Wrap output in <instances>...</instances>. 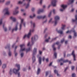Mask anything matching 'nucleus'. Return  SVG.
Returning a JSON list of instances; mask_svg holds the SVG:
<instances>
[{
	"label": "nucleus",
	"mask_w": 77,
	"mask_h": 77,
	"mask_svg": "<svg viewBox=\"0 0 77 77\" xmlns=\"http://www.w3.org/2000/svg\"><path fill=\"white\" fill-rule=\"evenodd\" d=\"M38 39V35H34V36L32 37L31 38V42H32V44H30V43L29 42L27 46H29V47L28 49H27L26 50V53H27L28 51H30L31 49H32V46L33 45V44L35 43V42Z\"/></svg>",
	"instance_id": "nucleus-1"
},
{
	"label": "nucleus",
	"mask_w": 77,
	"mask_h": 77,
	"mask_svg": "<svg viewBox=\"0 0 77 77\" xmlns=\"http://www.w3.org/2000/svg\"><path fill=\"white\" fill-rule=\"evenodd\" d=\"M16 66L18 68L17 69H10L9 72V74L10 75H11L13 73V72L15 74H18V77H20V73L18 71L20 70V65L19 64H16Z\"/></svg>",
	"instance_id": "nucleus-2"
},
{
	"label": "nucleus",
	"mask_w": 77,
	"mask_h": 77,
	"mask_svg": "<svg viewBox=\"0 0 77 77\" xmlns=\"http://www.w3.org/2000/svg\"><path fill=\"white\" fill-rule=\"evenodd\" d=\"M35 32V29L34 28L30 29L29 32L27 35H25L23 37V38L25 39L26 37H27L28 38H29L30 37V36L32 35V33H33Z\"/></svg>",
	"instance_id": "nucleus-3"
},
{
	"label": "nucleus",
	"mask_w": 77,
	"mask_h": 77,
	"mask_svg": "<svg viewBox=\"0 0 77 77\" xmlns=\"http://www.w3.org/2000/svg\"><path fill=\"white\" fill-rule=\"evenodd\" d=\"M37 50V48H35L34 49L33 53H32V60L33 63L35 62V61H36V59L35 58V55H36V51Z\"/></svg>",
	"instance_id": "nucleus-4"
},
{
	"label": "nucleus",
	"mask_w": 77,
	"mask_h": 77,
	"mask_svg": "<svg viewBox=\"0 0 77 77\" xmlns=\"http://www.w3.org/2000/svg\"><path fill=\"white\" fill-rule=\"evenodd\" d=\"M20 53H22V52L25 51L26 50V48H25V45L23 44L20 45Z\"/></svg>",
	"instance_id": "nucleus-5"
},
{
	"label": "nucleus",
	"mask_w": 77,
	"mask_h": 77,
	"mask_svg": "<svg viewBox=\"0 0 77 77\" xmlns=\"http://www.w3.org/2000/svg\"><path fill=\"white\" fill-rule=\"evenodd\" d=\"M28 3L27 4H26L25 3L24 5H26V9H27L30 6V2H31V0H26ZM24 1H26V0H23V2H24Z\"/></svg>",
	"instance_id": "nucleus-6"
},
{
	"label": "nucleus",
	"mask_w": 77,
	"mask_h": 77,
	"mask_svg": "<svg viewBox=\"0 0 77 77\" xmlns=\"http://www.w3.org/2000/svg\"><path fill=\"white\" fill-rule=\"evenodd\" d=\"M8 9H9V8H5L4 10H3V12H5V15L6 14L8 15L10 14V13H9L8 11Z\"/></svg>",
	"instance_id": "nucleus-7"
},
{
	"label": "nucleus",
	"mask_w": 77,
	"mask_h": 77,
	"mask_svg": "<svg viewBox=\"0 0 77 77\" xmlns=\"http://www.w3.org/2000/svg\"><path fill=\"white\" fill-rule=\"evenodd\" d=\"M60 19V17L59 16H57L55 17V23H54V25L55 26H56L57 24V21L59 20Z\"/></svg>",
	"instance_id": "nucleus-8"
},
{
	"label": "nucleus",
	"mask_w": 77,
	"mask_h": 77,
	"mask_svg": "<svg viewBox=\"0 0 77 77\" xmlns=\"http://www.w3.org/2000/svg\"><path fill=\"white\" fill-rule=\"evenodd\" d=\"M56 44H57V45H60V43L58 42H57L56 43H54L52 46V48H53L54 51H56V48L54 47V46H55V45Z\"/></svg>",
	"instance_id": "nucleus-9"
},
{
	"label": "nucleus",
	"mask_w": 77,
	"mask_h": 77,
	"mask_svg": "<svg viewBox=\"0 0 77 77\" xmlns=\"http://www.w3.org/2000/svg\"><path fill=\"white\" fill-rule=\"evenodd\" d=\"M62 61H63V63H66V62H69V60H64V59L63 58H61L60 60H58V62H61Z\"/></svg>",
	"instance_id": "nucleus-10"
},
{
	"label": "nucleus",
	"mask_w": 77,
	"mask_h": 77,
	"mask_svg": "<svg viewBox=\"0 0 77 77\" xmlns=\"http://www.w3.org/2000/svg\"><path fill=\"white\" fill-rule=\"evenodd\" d=\"M61 7H62V8H63V9H62V8L60 9V11L61 12H63V11H64V10H65V9L67 7V5H61Z\"/></svg>",
	"instance_id": "nucleus-11"
},
{
	"label": "nucleus",
	"mask_w": 77,
	"mask_h": 77,
	"mask_svg": "<svg viewBox=\"0 0 77 77\" xmlns=\"http://www.w3.org/2000/svg\"><path fill=\"white\" fill-rule=\"evenodd\" d=\"M18 23H17L16 25L15 28L12 30V33L14 31H17L18 30Z\"/></svg>",
	"instance_id": "nucleus-12"
},
{
	"label": "nucleus",
	"mask_w": 77,
	"mask_h": 77,
	"mask_svg": "<svg viewBox=\"0 0 77 77\" xmlns=\"http://www.w3.org/2000/svg\"><path fill=\"white\" fill-rule=\"evenodd\" d=\"M20 19L21 20V23L20 24L19 26V30H21V29H22V25H23V21H24V19Z\"/></svg>",
	"instance_id": "nucleus-13"
},
{
	"label": "nucleus",
	"mask_w": 77,
	"mask_h": 77,
	"mask_svg": "<svg viewBox=\"0 0 77 77\" xmlns=\"http://www.w3.org/2000/svg\"><path fill=\"white\" fill-rule=\"evenodd\" d=\"M56 2H57L56 0H53L51 3L53 6H56Z\"/></svg>",
	"instance_id": "nucleus-14"
},
{
	"label": "nucleus",
	"mask_w": 77,
	"mask_h": 77,
	"mask_svg": "<svg viewBox=\"0 0 77 77\" xmlns=\"http://www.w3.org/2000/svg\"><path fill=\"white\" fill-rule=\"evenodd\" d=\"M46 17V15H45L43 16H38L37 17L38 19H39V20H40V19H44V18H45Z\"/></svg>",
	"instance_id": "nucleus-15"
},
{
	"label": "nucleus",
	"mask_w": 77,
	"mask_h": 77,
	"mask_svg": "<svg viewBox=\"0 0 77 77\" xmlns=\"http://www.w3.org/2000/svg\"><path fill=\"white\" fill-rule=\"evenodd\" d=\"M72 56H73V60L74 61L76 60V59H75V55L74 53V51H73L72 54H71Z\"/></svg>",
	"instance_id": "nucleus-16"
},
{
	"label": "nucleus",
	"mask_w": 77,
	"mask_h": 77,
	"mask_svg": "<svg viewBox=\"0 0 77 77\" xmlns=\"http://www.w3.org/2000/svg\"><path fill=\"white\" fill-rule=\"evenodd\" d=\"M54 72L55 73V74H57V76H58V77L60 76V75L58 73V71L57 70H54Z\"/></svg>",
	"instance_id": "nucleus-17"
},
{
	"label": "nucleus",
	"mask_w": 77,
	"mask_h": 77,
	"mask_svg": "<svg viewBox=\"0 0 77 77\" xmlns=\"http://www.w3.org/2000/svg\"><path fill=\"white\" fill-rule=\"evenodd\" d=\"M10 19L11 20H12L13 21H14V22L15 21H16V18H15L13 17H10Z\"/></svg>",
	"instance_id": "nucleus-18"
},
{
	"label": "nucleus",
	"mask_w": 77,
	"mask_h": 77,
	"mask_svg": "<svg viewBox=\"0 0 77 77\" xmlns=\"http://www.w3.org/2000/svg\"><path fill=\"white\" fill-rule=\"evenodd\" d=\"M18 13H19L18 11H17L14 10V11H13V14L14 15H17V14H18Z\"/></svg>",
	"instance_id": "nucleus-19"
},
{
	"label": "nucleus",
	"mask_w": 77,
	"mask_h": 77,
	"mask_svg": "<svg viewBox=\"0 0 77 77\" xmlns=\"http://www.w3.org/2000/svg\"><path fill=\"white\" fill-rule=\"evenodd\" d=\"M44 12L43 9H39L38 11V14H39L41 12Z\"/></svg>",
	"instance_id": "nucleus-20"
},
{
	"label": "nucleus",
	"mask_w": 77,
	"mask_h": 77,
	"mask_svg": "<svg viewBox=\"0 0 77 77\" xmlns=\"http://www.w3.org/2000/svg\"><path fill=\"white\" fill-rule=\"evenodd\" d=\"M69 2L70 3H68L67 5H70V4H71V3H74V0H69Z\"/></svg>",
	"instance_id": "nucleus-21"
},
{
	"label": "nucleus",
	"mask_w": 77,
	"mask_h": 77,
	"mask_svg": "<svg viewBox=\"0 0 77 77\" xmlns=\"http://www.w3.org/2000/svg\"><path fill=\"white\" fill-rule=\"evenodd\" d=\"M10 3H11V1H8L6 2L5 3V5L8 6V5H10Z\"/></svg>",
	"instance_id": "nucleus-22"
},
{
	"label": "nucleus",
	"mask_w": 77,
	"mask_h": 77,
	"mask_svg": "<svg viewBox=\"0 0 77 77\" xmlns=\"http://www.w3.org/2000/svg\"><path fill=\"white\" fill-rule=\"evenodd\" d=\"M30 23L31 25L33 26V28L35 27V23H33L32 21H30Z\"/></svg>",
	"instance_id": "nucleus-23"
},
{
	"label": "nucleus",
	"mask_w": 77,
	"mask_h": 77,
	"mask_svg": "<svg viewBox=\"0 0 77 77\" xmlns=\"http://www.w3.org/2000/svg\"><path fill=\"white\" fill-rule=\"evenodd\" d=\"M5 23H3V28L4 29V30L5 31V32H7V28L6 27L5 28Z\"/></svg>",
	"instance_id": "nucleus-24"
},
{
	"label": "nucleus",
	"mask_w": 77,
	"mask_h": 77,
	"mask_svg": "<svg viewBox=\"0 0 77 77\" xmlns=\"http://www.w3.org/2000/svg\"><path fill=\"white\" fill-rule=\"evenodd\" d=\"M10 48V44H9L8 45L6 46H5V49H9Z\"/></svg>",
	"instance_id": "nucleus-25"
},
{
	"label": "nucleus",
	"mask_w": 77,
	"mask_h": 77,
	"mask_svg": "<svg viewBox=\"0 0 77 77\" xmlns=\"http://www.w3.org/2000/svg\"><path fill=\"white\" fill-rule=\"evenodd\" d=\"M75 20H74V19L72 20V21L73 22H75L77 21V15H75Z\"/></svg>",
	"instance_id": "nucleus-26"
},
{
	"label": "nucleus",
	"mask_w": 77,
	"mask_h": 77,
	"mask_svg": "<svg viewBox=\"0 0 77 77\" xmlns=\"http://www.w3.org/2000/svg\"><path fill=\"white\" fill-rule=\"evenodd\" d=\"M66 26L65 25H62V27L61 28L62 30H65Z\"/></svg>",
	"instance_id": "nucleus-27"
},
{
	"label": "nucleus",
	"mask_w": 77,
	"mask_h": 77,
	"mask_svg": "<svg viewBox=\"0 0 77 77\" xmlns=\"http://www.w3.org/2000/svg\"><path fill=\"white\" fill-rule=\"evenodd\" d=\"M41 57H39L38 58V62L39 64H41Z\"/></svg>",
	"instance_id": "nucleus-28"
},
{
	"label": "nucleus",
	"mask_w": 77,
	"mask_h": 77,
	"mask_svg": "<svg viewBox=\"0 0 77 77\" xmlns=\"http://www.w3.org/2000/svg\"><path fill=\"white\" fill-rule=\"evenodd\" d=\"M40 71H41V69H40V68H38L37 72V74L38 75L39 74Z\"/></svg>",
	"instance_id": "nucleus-29"
},
{
	"label": "nucleus",
	"mask_w": 77,
	"mask_h": 77,
	"mask_svg": "<svg viewBox=\"0 0 77 77\" xmlns=\"http://www.w3.org/2000/svg\"><path fill=\"white\" fill-rule=\"evenodd\" d=\"M73 32H74V37H76L77 36V32H75V30H73Z\"/></svg>",
	"instance_id": "nucleus-30"
},
{
	"label": "nucleus",
	"mask_w": 77,
	"mask_h": 77,
	"mask_svg": "<svg viewBox=\"0 0 77 77\" xmlns=\"http://www.w3.org/2000/svg\"><path fill=\"white\" fill-rule=\"evenodd\" d=\"M8 55L9 56V57H11V56H12V52H11V51H9L8 53Z\"/></svg>",
	"instance_id": "nucleus-31"
},
{
	"label": "nucleus",
	"mask_w": 77,
	"mask_h": 77,
	"mask_svg": "<svg viewBox=\"0 0 77 77\" xmlns=\"http://www.w3.org/2000/svg\"><path fill=\"white\" fill-rule=\"evenodd\" d=\"M57 32H58L59 33H60L61 34H63V31L62 30H59V31H58Z\"/></svg>",
	"instance_id": "nucleus-32"
},
{
	"label": "nucleus",
	"mask_w": 77,
	"mask_h": 77,
	"mask_svg": "<svg viewBox=\"0 0 77 77\" xmlns=\"http://www.w3.org/2000/svg\"><path fill=\"white\" fill-rule=\"evenodd\" d=\"M49 39H50V37H49L48 39H46L45 40V42H49Z\"/></svg>",
	"instance_id": "nucleus-33"
},
{
	"label": "nucleus",
	"mask_w": 77,
	"mask_h": 77,
	"mask_svg": "<svg viewBox=\"0 0 77 77\" xmlns=\"http://www.w3.org/2000/svg\"><path fill=\"white\" fill-rule=\"evenodd\" d=\"M35 16H36V15H35V14H33V16H30V17L31 18H34V17H35Z\"/></svg>",
	"instance_id": "nucleus-34"
},
{
	"label": "nucleus",
	"mask_w": 77,
	"mask_h": 77,
	"mask_svg": "<svg viewBox=\"0 0 77 77\" xmlns=\"http://www.w3.org/2000/svg\"><path fill=\"white\" fill-rule=\"evenodd\" d=\"M56 39H57V37H55V38H52L51 41V42H52L53 41H54L55 40H56Z\"/></svg>",
	"instance_id": "nucleus-35"
},
{
	"label": "nucleus",
	"mask_w": 77,
	"mask_h": 77,
	"mask_svg": "<svg viewBox=\"0 0 77 77\" xmlns=\"http://www.w3.org/2000/svg\"><path fill=\"white\" fill-rule=\"evenodd\" d=\"M6 65L5 64H4L2 66V68L3 69H5V68H6Z\"/></svg>",
	"instance_id": "nucleus-36"
},
{
	"label": "nucleus",
	"mask_w": 77,
	"mask_h": 77,
	"mask_svg": "<svg viewBox=\"0 0 77 77\" xmlns=\"http://www.w3.org/2000/svg\"><path fill=\"white\" fill-rule=\"evenodd\" d=\"M14 53H15V57H17V55H18V53L17 52H16V51H14Z\"/></svg>",
	"instance_id": "nucleus-37"
},
{
	"label": "nucleus",
	"mask_w": 77,
	"mask_h": 77,
	"mask_svg": "<svg viewBox=\"0 0 77 77\" xmlns=\"http://www.w3.org/2000/svg\"><path fill=\"white\" fill-rule=\"evenodd\" d=\"M24 53L23 52L21 53L20 54V56H21V57H23V56H24Z\"/></svg>",
	"instance_id": "nucleus-38"
},
{
	"label": "nucleus",
	"mask_w": 77,
	"mask_h": 77,
	"mask_svg": "<svg viewBox=\"0 0 77 77\" xmlns=\"http://www.w3.org/2000/svg\"><path fill=\"white\" fill-rule=\"evenodd\" d=\"M5 2V0H0V3H3Z\"/></svg>",
	"instance_id": "nucleus-39"
},
{
	"label": "nucleus",
	"mask_w": 77,
	"mask_h": 77,
	"mask_svg": "<svg viewBox=\"0 0 77 77\" xmlns=\"http://www.w3.org/2000/svg\"><path fill=\"white\" fill-rule=\"evenodd\" d=\"M32 11V12H34V11H35V8H32V9H31Z\"/></svg>",
	"instance_id": "nucleus-40"
},
{
	"label": "nucleus",
	"mask_w": 77,
	"mask_h": 77,
	"mask_svg": "<svg viewBox=\"0 0 77 77\" xmlns=\"http://www.w3.org/2000/svg\"><path fill=\"white\" fill-rule=\"evenodd\" d=\"M72 77H75V73L72 74Z\"/></svg>",
	"instance_id": "nucleus-41"
},
{
	"label": "nucleus",
	"mask_w": 77,
	"mask_h": 77,
	"mask_svg": "<svg viewBox=\"0 0 77 77\" xmlns=\"http://www.w3.org/2000/svg\"><path fill=\"white\" fill-rule=\"evenodd\" d=\"M54 56H55V58L57 57V53L55 52L54 54Z\"/></svg>",
	"instance_id": "nucleus-42"
},
{
	"label": "nucleus",
	"mask_w": 77,
	"mask_h": 77,
	"mask_svg": "<svg viewBox=\"0 0 77 77\" xmlns=\"http://www.w3.org/2000/svg\"><path fill=\"white\" fill-rule=\"evenodd\" d=\"M23 1H19L18 2V4H19V5H21V4H22V3H23Z\"/></svg>",
	"instance_id": "nucleus-43"
},
{
	"label": "nucleus",
	"mask_w": 77,
	"mask_h": 77,
	"mask_svg": "<svg viewBox=\"0 0 77 77\" xmlns=\"http://www.w3.org/2000/svg\"><path fill=\"white\" fill-rule=\"evenodd\" d=\"M65 41V39L64 38H63L62 40L61 41V43H63Z\"/></svg>",
	"instance_id": "nucleus-44"
},
{
	"label": "nucleus",
	"mask_w": 77,
	"mask_h": 77,
	"mask_svg": "<svg viewBox=\"0 0 77 77\" xmlns=\"http://www.w3.org/2000/svg\"><path fill=\"white\" fill-rule=\"evenodd\" d=\"M19 9V7H17L14 9V10L15 11H17V10H18V9Z\"/></svg>",
	"instance_id": "nucleus-45"
},
{
	"label": "nucleus",
	"mask_w": 77,
	"mask_h": 77,
	"mask_svg": "<svg viewBox=\"0 0 77 77\" xmlns=\"http://www.w3.org/2000/svg\"><path fill=\"white\" fill-rule=\"evenodd\" d=\"M2 24V19H1L0 20V26H1Z\"/></svg>",
	"instance_id": "nucleus-46"
},
{
	"label": "nucleus",
	"mask_w": 77,
	"mask_h": 77,
	"mask_svg": "<svg viewBox=\"0 0 77 77\" xmlns=\"http://www.w3.org/2000/svg\"><path fill=\"white\" fill-rule=\"evenodd\" d=\"M71 32H72V30H71V31H67L66 32V33H70Z\"/></svg>",
	"instance_id": "nucleus-47"
},
{
	"label": "nucleus",
	"mask_w": 77,
	"mask_h": 77,
	"mask_svg": "<svg viewBox=\"0 0 77 77\" xmlns=\"http://www.w3.org/2000/svg\"><path fill=\"white\" fill-rule=\"evenodd\" d=\"M48 75V72H46V75H45L46 77H47V76Z\"/></svg>",
	"instance_id": "nucleus-48"
},
{
	"label": "nucleus",
	"mask_w": 77,
	"mask_h": 77,
	"mask_svg": "<svg viewBox=\"0 0 77 77\" xmlns=\"http://www.w3.org/2000/svg\"><path fill=\"white\" fill-rule=\"evenodd\" d=\"M51 12L50 14H49L48 16V17H50L51 16Z\"/></svg>",
	"instance_id": "nucleus-49"
},
{
	"label": "nucleus",
	"mask_w": 77,
	"mask_h": 77,
	"mask_svg": "<svg viewBox=\"0 0 77 77\" xmlns=\"http://www.w3.org/2000/svg\"><path fill=\"white\" fill-rule=\"evenodd\" d=\"M68 69V67H67L64 70L65 72H66V70H67V69Z\"/></svg>",
	"instance_id": "nucleus-50"
},
{
	"label": "nucleus",
	"mask_w": 77,
	"mask_h": 77,
	"mask_svg": "<svg viewBox=\"0 0 77 77\" xmlns=\"http://www.w3.org/2000/svg\"><path fill=\"white\" fill-rule=\"evenodd\" d=\"M39 53L40 54H42V51H39Z\"/></svg>",
	"instance_id": "nucleus-51"
},
{
	"label": "nucleus",
	"mask_w": 77,
	"mask_h": 77,
	"mask_svg": "<svg viewBox=\"0 0 77 77\" xmlns=\"http://www.w3.org/2000/svg\"><path fill=\"white\" fill-rule=\"evenodd\" d=\"M47 20H46L45 21H44V22H43V24H44V23H46V22H47Z\"/></svg>",
	"instance_id": "nucleus-52"
},
{
	"label": "nucleus",
	"mask_w": 77,
	"mask_h": 77,
	"mask_svg": "<svg viewBox=\"0 0 77 77\" xmlns=\"http://www.w3.org/2000/svg\"><path fill=\"white\" fill-rule=\"evenodd\" d=\"M43 1V0H40V4H41H41H42V2Z\"/></svg>",
	"instance_id": "nucleus-53"
},
{
	"label": "nucleus",
	"mask_w": 77,
	"mask_h": 77,
	"mask_svg": "<svg viewBox=\"0 0 77 77\" xmlns=\"http://www.w3.org/2000/svg\"><path fill=\"white\" fill-rule=\"evenodd\" d=\"M51 21H52V18H51L50 20H49V23H51Z\"/></svg>",
	"instance_id": "nucleus-54"
},
{
	"label": "nucleus",
	"mask_w": 77,
	"mask_h": 77,
	"mask_svg": "<svg viewBox=\"0 0 77 77\" xmlns=\"http://www.w3.org/2000/svg\"><path fill=\"white\" fill-rule=\"evenodd\" d=\"M74 66H72V70H73L74 69Z\"/></svg>",
	"instance_id": "nucleus-55"
},
{
	"label": "nucleus",
	"mask_w": 77,
	"mask_h": 77,
	"mask_svg": "<svg viewBox=\"0 0 77 77\" xmlns=\"http://www.w3.org/2000/svg\"><path fill=\"white\" fill-rule=\"evenodd\" d=\"M53 12L54 14H55V9H53Z\"/></svg>",
	"instance_id": "nucleus-56"
},
{
	"label": "nucleus",
	"mask_w": 77,
	"mask_h": 77,
	"mask_svg": "<svg viewBox=\"0 0 77 77\" xmlns=\"http://www.w3.org/2000/svg\"><path fill=\"white\" fill-rule=\"evenodd\" d=\"M45 57H43V62H44V60H45Z\"/></svg>",
	"instance_id": "nucleus-57"
},
{
	"label": "nucleus",
	"mask_w": 77,
	"mask_h": 77,
	"mask_svg": "<svg viewBox=\"0 0 77 77\" xmlns=\"http://www.w3.org/2000/svg\"><path fill=\"white\" fill-rule=\"evenodd\" d=\"M52 63H53V62L49 64V66H51V65H52Z\"/></svg>",
	"instance_id": "nucleus-58"
},
{
	"label": "nucleus",
	"mask_w": 77,
	"mask_h": 77,
	"mask_svg": "<svg viewBox=\"0 0 77 77\" xmlns=\"http://www.w3.org/2000/svg\"><path fill=\"white\" fill-rule=\"evenodd\" d=\"M23 26H24V27H25V26L26 23L24 22L23 23Z\"/></svg>",
	"instance_id": "nucleus-59"
},
{
	"label": "nucleus",
	"mask_w": 77,
	"mask_h": 77,
	"mask_svg": "<svg viewBox=\"0 0 77 77\" xmlns=\"http://www.w3.org/2000/svg\"><path fill=\"white\" fill-rule=\"evenodd\" d=\"M74 11V9L73 8H72L71 10V12H73Z\"/></svg>",
	"instance_id": "nucleus-60"
},
{
	"label": "nucleus",
	"mask_w": 77,
	"mask_h": 77,
	"mask_svg": "<svg viewBox=\"0 0 77 77\" xmlns=\"http://www.w3.org/2000/svg\"><path fill=\"white\" fill-rule=\"evenodd\" d=\"M63 54H64V57H65V52H64L63 53Z\"/></svg>",
	"instance_id": "nucleus-61"
},
{
	"label": "nucleus",
	"mask_w": 77,
	"mask_h": 77,
	"mask_svg": "<svg viewBox=\"0 0 77 77\" xmlns=\"http://www.w3.org/2000/svg\"><path fill=\"white\" fill-rule=\"evenodd\" d=\"M71 56V54H68L67 55V57H69V56Z\"/></svg>",
	"instance_id": "nucleus-62"
},
{
	"label": "nucleus",
	"mask_w": 77,
	"mask_h": 77,
	"mask_svg": "<svg viewBox=\"0 0 77 77\" xmlns=\"http://www.w3.org/2000/svg\"><path fill=\"white\" fill-rule=\"evenodd\" d=\"M71 38H72V37H71V36L69 35V38H70V39H71Z\"/></svg>",
	"instance_id": "nucleus-63"
},
{
	"label": "nucleus",
	"mask_w": 77,
	"mask_h": 77,
	"mask_svg": "<svg viewBox=\"0 0 77 77\" xmlns=\"http://www.w3.org/2000/svg\"><path fill=\"white\" fill-rule=\"evenodd\" d=\"M46 62H48V58H47L46 59Z\"/></svg>",
	"instance_id": "nucleus-64"
}]
</instances>
